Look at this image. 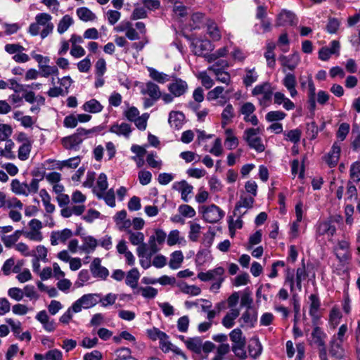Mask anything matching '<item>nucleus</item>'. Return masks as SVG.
<instances>
[{
	"label": "nucleus",
	"mask_w": 360,
	"mask_h": 360,
	"mask_svg": "<svg viewBox=\"0 0 360 360\" xmlns=\"http://www.w3.org/2000/svg\"><path fill=\"white\" fill-rule=\"evenodd\" d=\"M259 134V127L248 128L244 131L243 139L250 148L254 149L257 153H262L265 150V146Z\"/></svg>",
	"instance_id": "f257e3e1"
},
{
	"label": "nucleus",
	"mask_w": 360,
	"mask_h": 360,
	"mask_svg": "<svg viewBox=\"0 0 360 360\" xmlns=\"http://www.w3.org/2000/svg\"><path fill=\"white\" fill-rule=\"evenodd\" d=\"M98 302V293L84 294L72 303V309H74L75 313H79L82 310V309H88L92 308Z\"/></svg>",
	"instance_id": "f03ea898"
},
{
	"label": "nucleus",
	"mask_w": 360,
	"mask_h": 360,
	"mask_svg": "<svg viewBox=\"0 0 360 360\" xmlns=\"http://www.w3.org/2000/svg\"><path fill=\"white\" fill-rule=\"evenodd\" d=\"M199 212L202 218L208 223L214 224L219 221L224 217V212L214 204L202 206Z\"/></svg>",
	"instance_id": "7ed1b4c3"
},
{
	"label": "nucleus",
	"mask_w": 360,
	"mask_h": 360,
	"mask_svg": "<svg viewBox=\"0 0 360 360\" xmlns=\"http://www.w3.org/2000/svg\"><path fill=\"white\" fill-rule=\"evenodd\" d=\"M253 96H261L259 98V102L262 105H266L271 100L273 90L271 84L264 82L255 86L252 91Z\"/></svg>",
	"instance_id": "20e7f679"
},
{
	"label": "nucleus",
	"mask_w": 360,
	"mask_h": 360,
	"mask_svg": "<svg viewBox=\"0 0 360 360\" xmlns=\"http://www.w3.org/2000/svg\"><path fill=\"white\" fill-rule=\"evenodd\" d=\"M334 250L340 262L349 263L352 259V252L350 250V243L347 240H339Z\"/></svg>",
	"instance_id": "39448f33"
},
{
	"label": "nucleus",
	"mask_w": 360,
	"mask_h": 360,
	"mask_svg": "<svg viewBox=\"0 0 360 360\" xmlns=\"http://www.w3.org/2000/svg\"><path fill=\"white\" fill-rule=\"evenodd\" d=\"M51 15L46 13H39L35 16V22L39 26L43 27V30L40 33L41 39L46 38L48 35L52 33L54 25L51 22Z\"/></svg>",
	"instance_id": "423d86ee"
},
{
	"label": "nucleus",
	"mask_w": 360,
	"mask_h": 360,
	"mask_svg": "<svg viewBox=\"0 0 360 360\" xmlns=\"http://www.w3.org/2000/svg\"><path fill=\"white\" fill-rule=\"evenodd\" d=\"M255 202L254 198L252 196L241 195L240 200L236 202L233 214L235 217H243L247 210L252 207Z\"/></svg>",
	"instance_id": "0eeeda50"
},
{
	"label": "nucleus",
	"mask_w": 360,
	"mask_h": 360,
	"mask_svg": "<svg viewBox=\"0 0 360 360\" xmlns=\"http://www.w3.org/2000/svg\"><path fill=\"white\" fill-rule=\"evenodd\" d=\"M225 270L221 266H218L214 269L209 270L206 272H200L198 274V278L200 281L207 282L210 281H224V274Z\"/></svg>",
	"instance_id": "6e6552de"
},
{
	"label": "nucleus",
	"mask_w": 360,
	"mask_h": 360,
	"mask_svg": "<svg viewBox=\"0 0 360 360\" xmlns=\"http://www.w3.org/2000/svg\"><path fill=\"white\" fill-rule=\"evenodd\" d=\"M297 18L295 14L290 11L283 9L278 14L276 20V25L286 26V25H295L297 22Z\"/></svg>",
	"instance_id": "1a4fd4ad"
},
{
	"label": "nucleus",
	"mask_w": 360,
	"mask_h": 360,
	"mask_svg": "<svg viewBox=\"0 0 360 360\" xmlns=\"http://www.w3.org/2000/svg\"><path fill=\"white\" fill-rule=\"evenodd\" d=\"M326 333L320 327L316 326L313 328L308 342L311 347L319 348L326 345Z\"/></svg>",
	"instance_id": "9d476101"
},
{
	"label": "nucleus",
	"mask_w": 360,
	"mask_h": 360,
	"mask_svg": "<svg viewBox=\"0 0 360 360\" xmlns=\"http://www.w3.org/2000/svg\"><path fill=\"white\" fill-rule=\"evenodd\" d=\"M255 111V106L250 102L245 103L240 108V113L244 115V121L250 122L254 126H257L259 123V120L257 117L253 114Z\"/></svg>",
	"instance_id": "9b49d317"
},
{
	"label": "nucleus",
	"mask_w": 360,
	"mask_h": 360,
	"mask_svg": "<svg viewBox=\"0 0 360 360\" xmlns=\"http://www.w3.org/2000/svg\"><path fill=\"white\" fill-rule=\"evenodd\" d=\"M341 153V143L335 141L329 153L325 157V161L330 167H335L339 161Z\"/></svg>",
	"instance_id": "f8f14e48"
},
{
	"label": "nucleus",
	"mask_w": 360,
	"mask_h": 360,
	"mask_svg": "<svg viewBox=\"0 0 360 360\" xmlns=\"http://www.w3.org/2000/svg\"><path fill=\"white\" fill-rule=\"evenodd\" d=\"M168 89L173 96L179 97L187 91L188 84L186 81L175 77L172 82L169 84Z\"/></svg>",
	"instance_id": "ddd939ff"
},
{
	"label": "nucleus",
	"mask_w": 360,
	"mask_h": 360,
	"mask_svg": "<svg viewBox=\"0 0 360 360\" xmlns=\"http://www.w3.org/2000/svg\"><path fill=\"white\" fill-rule=\"evenodd\" d=\"M90 271L94 278L106 279L109 275L107 268L101 265V259L95 258L90 264Z\"/></svg>",
	"instance_id": "4468645a"
},
{
	"label": "nucleus",
	"mask_w": 360,
	"mask_h": 360,
	"mask_svg": "<svg viewBox=\"0 0 360 360\" xmlns=\"http://www.w3.org/2000/svg\"><path fill=\"white\" fill-rule=\"evenodd\" d=\"M278 59L281 61L282 66L291 71L294 70L297 68L300 61V55L297 52L289 56L281 55Z\"/></svg>",
	"instance_id": "2eb2a0df"
},
{
	"label": "nucleus",
	"mask_w": 360,
	"mask_h": 360,
	"mask_svg": "<svg viewBox=\"0 0 360 360\" xmlns=\"http://www.w3.org/2000/svg\"><path fill=\"white\" fill-rule=\"evenodd\" d=\"M84 138H80L75 132L70 136L63 137L61 143L65 149L77 150L79 145L83 142Z\"/></svg>",
	"instance_id": "dca6fc26"
},
{
	"label": "nucleus",
	"mask_w": 360,
	"mask_h": 360,
	"mask_svg": "<svg viewBox=\"0 0 360 360\" xmlns=\"http://www.w3.org/2000/svg\"><path fill=\"white\" fill-rule=\"evenodd\" d=\"M36 319L42 324L44 329L47 332H53L56 328L53 319H51L45 310L40 311L36 315Z\"/></svg>",
	"instance_id": "f3484780"
},
{
	"label": "nucleus",
	"mask_w": 360,
	"mask_h": 360,
	"mask_svg": "<svg viewBox=\"0 0 360 360\" xmlns=\"http://www.w3.org/2000/svg\"><path fill=\"white\" fill-rule=\"evenodd\" d=\"M239 321L242 322L241 327L245 325L250 328H254L257 321V313L253 308L247 309L245 312L243 313Z\"/></svg>",
	"instance_id": "a211bd4d"
},
{
	"label": "nucleus",
	"mask_w": 360,
	"mask_h": 360,
	"mask_svg": "<svg viewBox=\"0 0 360 360\" xmlns=\"http://www.w3.org/2000/svg\"><path fill=\"white\" fill-rule=\"evenodd\" d=\"M173 189L181 193V199L187 202H188V195L193 192V186L188 184L186 181L182 180L181 181H176L173 184Z\"/></svg>",
	"instance_id": "6ab92c4d"
},
{
	"label": "nucleus",
	"mask_w": 360,
	"mask_h": 360,
	"mask_svg": "<svg viewBox=\"0 0 360 360\" xmlns=\"http://www.w3.org/2000/svg\"><path fill=\"white\" fill-rule=\"evenodd\" d=\"M72 236V232L69 229H64L62 231H52L51 233V244L56 245L58 242L65 243Z\"/></svg>",
	"instance_id": "aec40b11"
},
{
	"label": "nucleus",
	"mask_w": 360,
	"mask_h": 360,
	"mask_svg": "<svg viewBox=\"0 0 360 360\" xmlns=\"http://www.w3.org/2000/svg\"><path fill=\"white\" fill-rule=\"evenodd\" d=\"M343 343L344 342H340L335 339H330L329 343V353L331 356L335 358L336 359H342L344 358L345 350L343 347Z\"/></svg>",
	"instance_id": "412c9836"
},
{
	"label": "nucleus",
	"mask_w": 360,
	"mask_h": 360,
	"mask_svg": "<svg viewBox=\"0 0 360 360\" xmlns=\"http://www.w3.org/2000/svg\"><path fill=\"white\" fill-rule=\"evenodd\" d=\"M185 115L180 111H171L169 114L168 122L171 127L180 129L184 123Z\"/></svg>",
	"instance_id": "4be33fe9"
},
{
	"label": "nucleus",
	"mask_w": 360,
	"mask_h": 360,
	"mask_svg": "<svg viewBox=\"0 0 360 360\" xmlns=\"http://www.w3.org/2000/svg\"><path fill=\"white\" fill-rule=\"evenodd\" d=\"M282 84L288 89L292 98L297 96V91L295 89L297 80L294 74L290 72L287 73L282 80Z\"/></svg>",
	"instance_id": "5701e85b"
},
{
	"label": "nucleus",
	"mask_w": 360,
	"mask_h": 360,
	"mask_svg": "<svg viewBox=\"0 0 360 360\" xmlns=\"http://www.w3.org/2000/svg\"><path fill=\"white\" fill-rule=\"evenodd\" d=\"M317 234L319 236L326 235L328 238L333 237L335 232L336 228L330 221H325L320 222L316 229Z\"/></svg>",
	"instance_id": "b1692460"
},
{
	"label": "nucleus",
	"mask_w": 360,
	"mask_h": 360,
	"mask_svg": "<svg viewBox=\"0 0 360 360\" xmlns=\"http://www.w3.org/2000/svg\"><path fill=\"white\" fill-rule=\"evenodd\" d=\"M249 355L253 358H258L262 352V346L258 338H252L248 346Z\"/></svg>",
	"instance_id": "393cba45"
},
{
	"label": "nucleus",
	"mask_w": 360,
	"mask_h": 360,
	"mask_svg": "<svg viewBox=\"0 0 360 360\" xmlns=\"http://www.w3.org/2000/svg\"><path fill=\"white\" fill-rule=\"evenodd\" d=\"M274 103L277 105L283 104V107L287 110H290L295 108V104L285 94L282 92H276L274 94Z\"/></svg>",
	"instance_id": "a878e982"
},
{
	"label": "nucleus",
	"mask_w": 360,
	"mask_h": 360,
	"mask_svg": "<svg viewBox=\"0 0 360 360\" xmlns=\"http://www.w3.org/2000/svg\"><path fill=\"white\" fill-rule=\"evenodd\" d=\"M275 49V43L268 42L266 44V49L264 53V58L266 60L267 66L271 69H274L276 65V56L274 53Z\"/></svg>",
	"instance_id": "bb28decb"
},
{
	"label": "nucleus",
	"mask_w": 360,
	"mask_h": 360,
	"mask_svg": "<svg viewBox=\"0 0 360 360\" xmlns=\"http://www.w3.org/2000/svg\"><path fill=\"white\" fill-rule=\"evenodd\" d=\"M141 92L143 94L148 95L153 99H159L161 96V92L159 86L152 82H147L145 88L142 89Z\"/></svg>",
	"instance_id": "cd10ccee"
},
{
	"label": "nucleus",
	"mask_w": 360,
	"mask_h": 360,
	"mask_svg": "<svg viewBox=\"0 0 360 360\" xmlns=\"http://www.w3.org/2000/svg\"><path fill=\"white\" fill-rule=\"evenodd\" d=\"M240 311L231 309L222 319L221 323L226 328H231L235 325V320L238 317Z\"/></svg>",
	"instance_id": "c85d7f7f"
},
{
	"label": "nucleus",
	"mask_w": 360,
	"mask_h": 360,
	"mask_svg": "<svg viewBox=\"0 0 360 360\" xmlns=\"http://www.w3.org/2000/svg\"><path fill=\"white\" fill-rule=\"evenodd\" d=\"M111 133L117 134L118 136H124L129 137L131 132V126L125 122H122L120 124H115L111 126L109 130Z\"/></svg>",
	"instance_id": "c756f323"
},
{
	"label": "nucleus",
	"mask_w": 360,
	"mask_h": 360,
	"mask_svg": "<svg viewBox=\"0 0 360 360\" xmlns=\"http://www.w3.org/2000/svg\"><path fill=\"white\" fill-rule=\"evenodd\" d=\"M76 14L79 20L83 22L94 21L96 15L87 7H79L76 10Z\"/></svg>",
	"instance_id": "7c9ffc66"
},
{
	"label": "nucleus",
	"mask_w": 360,
	"mask_h": 360,
	"mask_svg": "<svg viewBox=\"0 0 360 360\" xmlns=\"http://www.w3.org/2000/svg\"><path fill=\"white\" fill-rule=\"evenodd\" d=\"M84 111L90 113H98L103 110V106L97 100L92 98L85 102L82 106Z\"/></svg>",
	"instance_id": "2f4dec72"
},
{
	"label": "nucleus",
	"mask_w": 360,
	"mask_h": 360,
	"mask_svg": "<svg viewBox=\"0 0 360 360\" xmlns=\"http://www.w3.org/2000/svg\"><path fill=\"white\" fill-rule=\"evenodd\" d=\"M139 277V270L136 268H133L127 272L125 283L131 288H136Z\"/></svg>",
	"instance_id": "473e14b6"
},
{
	"label": "nucleus",
	"mask_w": 360,
	"mask_h": 360,
	"mask_svg": "<svg viewBox=\"0 0 360 360\" xmlns=\"http://www.w3.org/2000/svg\"><path fill=\"white\" fill-rule=\"evenodd\" d=\"M74 24L73 18L68 14L65 15L59 20L57 25V32L60 34H64L70 27Z\"/></svg>",
	"instance_id": "72a5a7b5"
},
{
	"label": "nucleus",
	"mask_w": 360,
	"mask_h": 360,
	"mask_svg": "<svg viewBox=\"0 0 360 360\" xmlns=\"http://www.w3.org/2000/svg\"><path fill=\"white\" fill-rule=\"evenodd\" d=\"M310 302L309 315L314 318L317 316L318 311L321 307V301L317 294H311L309 297Z\"/></svg>",
	"instance_id": "f704fd0d"
},
{
	"label": "nucleus",
	"mask_w": 360,
	"mask_h": 360,
	"mask_svg": "<svg viewBox=\"0 0 360 360\" xmlns=\"http://www.w3.org/2000/svg\"><path fill=\"white\" fill-rule=\"evenodd\" d=\"M308 108L311 112H314L316 109V88L311 79H309L308 81Z\"/></svg>",
	"instance_id": "c9c22d12"
},
{
	"label": "nucleus",
	"mask_w": 360,
	"mask_h": 360,
	"mask_svg": "<svg viewBox=\"0 0 360 360\" xmlns=\"http://www.w3.org/2000/svg\"><path fill=\"white\" fill-rule=\"evenodd\" d=\"M11 191L16 195H28L27 184L20 183L17 179H13L11 184Z\"/></svg>",
	"instance_id": "e433bc0d"
},
{
	"label": "nucleus",
	"mask_w": 360,
	"mask_h": 360,
	"mask_svg": "<svg viewBox=\"0 0 360 360\" xmlns=\"http://www.w3.org/2000/svg\"><path fill=\"white\" fill-rule=\"evenodd\" d=\"M185 344L188 349L196 354H200L202 351V340L199 337L188 338Z\"/></svg>",
	"instance_id": "4c0bfd02"
},
{
	"label": "nucleus",
	"mask_w": 360,
	"mask_h": 360,
	"mask_svg": "<svg viewBox=\"0 0 360 360\" xmlns=\"http://www.w3.org/2000/svg\"><path fill=\"white\" fill-rule=\"evenodd\" d=\"M148 70L149 72L150 77L154 81L160 84H165L170 79V77L168 75L164 72H159L153 68H148Z\"/></svg>",
	"instance_id": "58836bf2"
},
{
	"label": "nucleus",
	"mask_w": 360,
	"mask_h": 360,
	"mask_svg": "<svg viewBox=\"0 0 360 360\" xmlns=\"http://www.w3.org/2000/svg\"><path fill=\"white\" fill-rule=\"evenodd\" d=\"M98 245L97 240L93 236H86L84 238V243L79 249L86 253L93 252Z\"/></svg>",
	"instance_id": "ea45409f"
},
{
	"label": "nucleus",
	"mask_w": 360,
	"mask_h": 360,
	"mask_svg": "<svg viewBox=\"0 0 360 360\" xmlns=\"http://www.w3.org/2000/svg\"><path fill=\"white\" fill-rule=\"evenodd\" d=\"M184 260V255L181 251L176 250L171 254L169 266L172 269H177L181 266Z\"/></svg>",
	"instance_id": "a19ab883"
},
{
	"label": "nucleus",
	"mask_w": 360,
	"mask_h": 360,
	"mask_svg": "<svg viewBox=\"0 0 360 360\" xmlns=\"http://www.w3.org/2000/svg\"><path fill=\"white\" fill-rule=\"evenodd\" d=\"M96 195L98 199H103L105 203L110 207L115 206V196L112 188L105 193H96Z\"/></svg>",
	"instance_id": "79ce46f5"
},
{
	"label": "nucleus",
	"mask_w": 360,
	"mask_h": 360,
	"mask_svg": "<svg viewBox=\"0 0 360 360\" xmlns=\"http://www.w3.org/2000/svg\"><path fill=\"white\" fill-rule=\"evenodd\" d=\"M234 117V109L233 105L231 103H228L221 113V124L222 127H224L227 124L231 122L232 119Z\"/></svg>",
	"instance_id": "37998d69"
},
{
	"label": "nucleus",
	"mask_w": 360,
	"mask_h": 360,
	"mask_svg": "<svg viewBox=\"0 0 360 360\" xmlns=\"http://www.w3.org/2000/svg\"><path fill=\"white\" fill-rule=\"evenodd\" d=\"M230 340L232 345H240L246 343V338L243 335L242 330L240 328H235L229 333Z\"/></svg>",
	"instance_id": "c03bdc74"
},
{
	"label": "nucleus",
	"mask_w": 360,
	"mask_h": 360,
	"mask_svg": "<svg viewBox=\"0 0 360 360\" xmlns=\"http://www.w3.org/2000/svg\"><path fill=\"white\" fill-rule=\"evenodd\" d=\"M102 130L100 126L94 127L89 129H86L82 127H79L76 132L80 138H84V140L88 137L92 136L94 134H98Z\"/></svg>",
	"instance_id": "a18cd8bd"
},
{
	"label": "nucleus",
	"mask_w": 360,
	"mask_h": 360,
	"mask_svg": "<svg viewBox=\"0 0 360 360\" xmlns=\"http://www.w3.org/2000/svg\"><path fill=\"white\" fill-rule=\"evenodd\" d=\"M195 53L198 55L204 54L205 51L212 50V44L209 40H200L195 44Z\"/></svg>",
	"instance_id": "49530a36"
},
{
	"label": "nucleus",
	"mask_w": 360,
	"mask_h": 360,
	"mask_svg": "<svg viewBox=\"0 0 360 360\" xmlns=\"http://www.w3.org/2000/svg\"><path fill=\"white\" fill-rule=\"evenodd\" d=\"M190 230L188 233V238L193 242L198 241L200 233L201 226L199 224L190 221Z\"/></svg>",
	"instance_id": "de8ad7c7"
},
{
	"label": "nucleus",
	"mask_w": 360,
	"mask_h": 360,
	"mask_svg": "<svg viewBox=\"0 0 360 360\" xmlns=\"http://www.w3.org/2000/svg\"><path fill=\"white\" fill-rule=\"evenodd\" d=\"M348 338V326L347 324H342L336 334L332 336V339H335L340 342H345Z\"/></svg>",
	"instance_id": "09e8293b"
},
{
	"label": "nucleus",
	"mask_w": 360,
	"mask_h": 360,
	"mask_svg": "<svg viewBox=\"0 0 360 360\" xmlns=\"http://www.w3.org/2000/svg\"><path fill=\"white\" fill-rule=\"evenodd\" d=\"M301 131L298 129L284 131L283 135L286 141H290L295 144L300 142L301 139Z\"/></svg>",
	"instance_id": "8fccbe9b"
},
{
	"label": "nucleus",
	"mask_w": 360,
	"mask_h": 360,
	"mask_svg": "<svg viewBox=\"0 0 360 360\" xmlns=\"http://www.w3.org/2000/svg\"><path fill=\"white\" fill-rule=\"evenodd\" d=\"M32 148L31 142L22 143L19 147L18 157L20 160H27L30 157V153Z\"/></svg>",
	"instance_id": "3c124183"
},
{
	"label": "nucleus",
	"mask_w": 360,
	"mask_h": 360,
	"mask_svg": "<svg viewBox=\"0 0 360 360\" xmlns=\"http://www.w3.org/2000/svg\"><path fill=\"white\" fill-rule=\"evenodd\" d=\"M245 344L246 343L232 345L231 346V350L234 353L235 356L241 360H245L248 358V354L245 350Z\"/></svg>",
	"instance_id": "603ef678"
},
{
	"label": "nucleus",
	"mask_w": 360,
	"mask_h": 360,
	"mask_svg": "<svg viewBox=\"0 0 360 360\" xmlns=\"http://www.w3.org/2000/svg\"><path fill=\"white\" fill-rule=\"evenodd\" d=\"M342 313L337 307H333L329 314V321L333 328H335L340 323L342 319Z\"/></svg>",
	"instance_id": "864d4df0"
},
{
	"label": "nucleus",
	"mask_w": 360,
	"mask_h": 360,
	"mask_svg": "<svg viewBox=\"0 0 360 360\" xmlns=\"http://www.w3.org/2000/svg\"><path fill=\"white\" fill-rule=\"evenodd\" d=\"M129 240L130 243L134 245H139L143 243L145 236L141 232L136 231L134 232L131 230L128 231Z\"/></svg>",
	"instance_id": "5fc2aeb1"
},
{
	"label": "nucleus",
	"mask_w": 360,
	"mask_h": 360,
	"mask_svg": "<svg viewBox=\"0 0 360 360\" xmlns=\"http://www.w3.org/2000/svg\"><path fill=\"white\" fill-rule=\"evenodd\" d=\"M147 334L152 340L169 339V336L165 332H162L155 327L152 329L147 330Z\"/></svg>",
	"instance_id": "6e6d98bb"
},
{
	"label": "nucleus",
	"mask_w": 360,
	"mask_h": 360,
	"mask_svg": "<svg viewBox=\"0 0 360 360\" xmlns=\"http://www.w3.org/2000/svg\"><path fill=\"white\" fill-rule=\"evenodd\" d=\"M41 77H49L51 75L58 76L59 70L57 66H51L49 65H43L42 68H39Z\"/></svg>",
	"instance_id": "4d7b16f0"
},
{
	"label": "nucleus",
	"mask_w": 360,
	"mask_h": 360,
	"mask_svg": "<svg viewBox=\"0 0 360 360\" xmlns=\"http://www.w3.org/2000/svg\"><path fill=\"white\" fill-rule=\"evenodd\" d=\"M349 176L353 181L359 183L360 181V162L356 161L352 164L349 169Z\"/></svg>",
	"instance_id": "13d9d810"
},
{
	"label": "nucleus",
	"mask_w": 360,
	"mask_h": 360,
	"mask_svg": "<svg viewBox=\"0 0 360 360\" xmlns=\"http://www.w3.org/2000/svg\"><path fill=\"white\" fill-rule=\"evenodd\" d=\"M225 91L223 86H216L207 93V99L208 101H215L223 96Z\"/></svg>",
	"instance_id": "bf43d9fd"
},
{
	"label": "nucleus",
	"mask_w": 360,
	"mask_h": 360,
	"mask_svg": "<svg viewBox=\"0 0 360 360\" xmlns=\"http://www.w3.org/2000/svg\"><path fill=\"white\" fill-rule=\"evenodd\" d=\"M229 66V63L225 59H218L212 65L208 67L207 70L212 72L224 70Z\"/></svg>",
	"instance_id": "052dcab7"
},
{
	"label": "nucleus",
	"mask_w": 360,
	"mask_h": 360,
	"mask_svg": "<svg viewBox=\"0 0 360 360\" xmlns=\"http://www.w3.org/2000/svg\"><path fill=\"white\" fill-rule=\"evenodd\" d=\"M286 114L281 110L270 111L266 115V120L269 122H277L283 120Z\"/></svg>",
	"instance_id": "680f3d73"
},
{
	"label": "nucleus",
	"mask_w": 360,
	"mask_h": 360,
	"mask_svg": "<svg viewBox=\"0 0 360 360\" xmlns=\"http://www.w3.org/2000/svg\"><path fill=\"white\" fill-rule=\"evenodd\" d=\"M179 234V231L176 229L171 231L167 236V245L169 246H173L177 243H181L184 238H180Z\"/></svg>",
	"instance_id": "e2e57ef3"
},
{
	"label": "nucleus",
	"mask_w": 360,
	"mask_h": 360,
	"mask_svg": "<svg viewBox=\"0 0 360 360\" xmlns=\"http://www.w3.org/2000/svg\"><path fill=\"white\" fill-rule=\"evenodd\" d=\"M350 130V126L348 123L343 122L340 124L337 131L336 136L340 141H344L348 135Z\"/></svg>",
	"instance_id": "0e129e2a"
},
{
	"label": "nucleus",
	"mask_w": 360,
	"mask_h": 360,
	"mask_svg": "<svg viewBox=\"0 0 360 360\" xmlns=\"http://www.w3.org/2000/svg\"><path fill=\"white\" fill-rule=\"evenodd\" d=\"M207 34L214 41H219L221 39V34L219 30L215 23L212 22L207 25Z\"/></svg>",
	"instance_id": "69168bd1"
},
{
	"label": "nucleus",
	"mask_w": 360,
	"mask_h": 360,
	"mask_svg": "<svg viewBox=\"0 0 360 360\" xmlns=\"http://www.w3.org/2000/svg\"><path fill=\"white\" fill-rule=\"evenodd\" d=\"M138 292H141V295L145 298L153 299L158 295V290L153 287H140Z\"/></svg>",
	"instance_id": "338daca9"
},
{
	"label": "nucleus",
	"mask_w": 360,
	"mask_h": 360,
	"mask_svg": "<svg viewBox=\"0 0 360 360\" xmlns=\"http://www.w3.org/2000/svg\"><path fill=\"white\" fill-rule=\"evenodd\" d=\"M131 349L127 347H122L116 350L115 360H128L132 357Z\"/></svg>",
	"instance_id": "774afa93"
}]
</instances>
